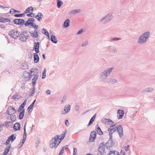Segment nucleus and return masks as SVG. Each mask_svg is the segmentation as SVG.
Here are the masks:
<instances>
[{
  "label": "nucleus",
  "mask_w": 155,
  "mask_h": 155,
  "mask_svg": "<svg viewBox=\"0 0 155 155\" xmlns=\"http://www.w3.org/2000/svg\"><path fill=\"white\" fill-rule=\"evenodd\" d=\"M38 53L36 52L33 54L34 61L35 63H38L39 60V57L37 54Z\"/></svg>",
  "instance_id": "18"
},
{
  "label": "nucleus",
  "mask_w": 155,
  "mask_h": 155,
  "mask_svg": "<svg viewBox=\"0 0 155 155\" xmlns=\"http://www.w3.org/2000/svg\"><path fill=\"white\" fill-rule=\"evenodd\" d=\"M29 32L31 36L35 37V33H34V32H33V31H31V32Z\"/></svg>",
  "instance_id": "62"
},
{
  "label": "nucleus",
  "mask_w": 155,
  "mask_h": 155,
  "mask_svg": "<svg viewBox=\"0 0 155 155\" xmlns=\"http://www.w3.org/2000/svg\"><path fill=\"white\" fill-rule=\"evenodd\" d=\"M59 135H57L54 137L52 138L51 140H52V141H53L54 142H55V143H58V141H59L58 140L59 139Z\"/></svg>",
  "instance_id": "26"
},
{
  "label": "nucleus",
  "mask_w": 155,
  "mask_h": 155,
  "mask_svg": "<svg viewBox=\"0 0 155 155\" xmlns=\"http://www.w3.org/2000/svg\"><path fill=\"white\" fill-rule=\"evenodd\" d=\"M31 26L34 27L36 29H37L38 27V25H36L35 24H34L33 23L31 25Z\"/></svg>",
  "instance_id": "57"
},
{
  "label": "nucleus",
  "mask_w": 155,
  "mask_h": 155,
  "mask_svg": "<svg viewBox=\"0 0 155 155\" xmlns=\"http://www.w3.org/2000/svg\"><path fill=\"white\" fill-rule=\"evenodd\" d=\"M119 152L116 151H111L108 155H119Z\"/></svg>",
  "instance_id": "35"
},
{
  "label": "nucleus",
  "mask_w": 155,
  "mask_h": 155,
  "mask_svg": "<svg viewBox=\"0 0 155 155\" xmlns=\"http://www.w3.org/2000/svg\"><path fill=\"white\" fill-rule=\"evenodd\" d=\"M96 131H97L98 134L100 135H102L103 133L101 130L100 127L98 126V124H97L96 127Z\"/></svg>",
  "instance_id": "23"
},
{
  "label": "nucleus",
  "mask_w": 155,
  "mask_h": 155,
  "mask_svg": "<svg viewBox=\"0 0 155 155\" xmlns=\"http://www.w3.org/2000/svg\"><path fill=\"white\" fill-rule=\"evenodd\" d=\"M71 106L70 104L68 105V106H66L63 110L61 111V114H65L69 112L71 110Z\"/></svg>",
  "instance_id": "10"
},
{
  "label": "nucleus",
  "mask_w": 155,
  "mask_h": 155,
  "mask_svg": "<svg viewBox=\"0 0 155 155\" xmlns=\"http://www.w3.org/2000/svg\"><path fill=\"white\" fill-rule=\"evenodd\" d=\"M32 73H30H30H28V76L27 79L29 80L31 78L32 76Z\"/></svg>",
  "instance_id": "56"
},
{
  "label": "nucleus",
  "mask_w": 155,
  "mask_h": 155,
  "mask_svg": "<svg viewBox=\"0 0 155 155\" xmlns=\"http://www.w3.org/2000/svg\"><path fill=\"white\" fill-rule=\"evenodd\" d=\"M7 111L8 115H11L15 113V110L13 107H10L8 108Z\"/></svg>",
  "instance_id": "12"
},
{
  "label": "nucleus",
  "mask_w": 155,
  "mask_h": 155,
  "mask_svg": "<svg viewBox=\"0 0 155 155\" xmlns=\"http://www.w3.org/2000/svg\"><path fill=\"white\" fill-rule=\"evenodd\" d=\"M114 143L113 141L112 138H110L108 141L106 143L105 146L109 150L111 149V148L114 146Z\"/></svg>",
  "instance_id": "7"
},
{
  "label": "nucleus",
  "mask_w": 155,
  "mask_h": 155,
  "mask_svg": "<svg viewBox=\"0 0 155 155\" xmlns=\"http://www.w3.org/2000/svg\"><path fill=\"white\" fill-rule=\"evenodd\" d=\"M84 31V30H83V29H81L79 30L77 33V35H78L80 34H81L82 32Z\"/></svg>",
  "instance_id": "53"
},
{
  "label": "nucleus",
  "mask_w": 155,
  "mask_h": 155,
  "mask_svg": "<svg viewBox=\"0 0 155 155\" xmlns=\"http://www.w3.org/2000/svg\"><path fill=\"white\" fill-rule=\"evenodd\" d=\"M81 11V9H79L73 10H72L70 11L69 12V14L70 15H72L73 14H74L76 13H78V12H79Z\"/></svg>",
  "instance_id": "30"
},
{
  "label": "nucleus",
  "mask_w": 155,
  "mask_h": 155,
  "mask_svg": "<svg viewBox=\"0 0 155 155\" xmlns=\"http://www.w3.org/2000/svg\"><path fill=\"white\" fill-rule=\"evenodd\" d=\"M113 18L112 13H110L103 16L100 20V22L103 25H105L110 22Z\"/></svg>",
  "instance_id": "4"
},
{
  "label": "nucleus",
  "mask_w": 155,
  "mask_h": 155,
  "mask_svg": "<svg viewBox=\"0 0 155 155\" xmlns=\"http://www.w3.org/2000/svg\"><path fill=\"white\" fill-rule=\"evenodd\" d=\"M11 124V123L10 121L5 122L4 124V126H5L6 127H7L9 126V124Z\"/></svg>",
  "instance_id": "50"
},
{
  "label": "nucleus",
  "mask_w": 155,
  "mask_h": 155,
  "mask_svg": "<svg viewBox=\"0 0 155 155\" xmlns=\"http://www.w3.org/2000/svg\"><path fill=\"white\" fill-rule=\"evenodd\" d=\"M27 101V100L25 99L24 101L22 104L20 106V111L22 110V109H23L25 106L26 104Z\"/></svg>",
  "instance_id": "37"
},
{
  "label": "nucleus",
  "mask_w": 155,
  "mask_h": 155,
  "mask_svg": "<svg viewBox=\"0 0 155 155\" xmlns=\"http://www.w3.org/2000/svg\"><path fill=\"white\" fill-rule=\"evenodd\" d=\"M16 139V137L14 136V134H12L8 138V140H6L5 143L6 144H9V143L10 140L11 142H13Z\"/></svg>",
  "instance_id": "13"
},
{
  "label": "nucleus",
  "mask_w": 155,
  "mask_h": 155,
  "mask_svg": "<svg viewBox=\"0 0 155 155\" xmlns=\"http://www.w3.org/2000/svg\"><path fill=\"white\" fill-rule=\"evenodd\" d=\"M34 11L33 8L32 6H30L25 11V13L27 14L28 13L32 12Z\"/></svg>",
  "instance_id": "27"
},
{
  "label": "nucleus",
  "mask_w": 155,
  "mask_h": 155,
  "mask_svg": "<svg viewBox=\"0 0 155 155\" xmlns=\"http://www.w3.org/2000/svg\"><path fill=\"white\" fill-rule=\"evenodd\" d=\"M35 21V19L33 18H29L25 24V26H27L29 25H31Z\"/></svg>",
  "instance_id": "14"
},
{
  "label": "nucleus",
  "mask_w": 155,
  "mask_h": 155,
  "mask_svg": "<svg viewBox=\"0 0 155 155\" xmlns=\"http://www.w3.org/2000/svg\"><path fill=\"white\" fill-rule=\"evenodd\" d=\"M30 71L31 73H34L33 74H32V75H34L36 74H38V69L35 68H31L30 70Z\"/></svg>",
  "instance_id": "19"
},
{
  "label": "nucleus",
  "mask_w": 155,
  "mask_h": 155,
  "mask_svg": "<svg viewBox=\"0 0 155 155\" xmlns=\"http://www.w3.org/2000/svg\"><path fill=\"white\" fill-rule=\"evenodd\" d=\"M51 40L53 43L54 44L57 43L58 41L56 37L54 35L51 36Z\"/></svg>",
  "instance_id": "28"
},
{
  "label": "nucleus",
  "mask_w": 155,
  "mask_h": 155,
  "mask_svg": "<svg viewBox=\"0 0 155 155\" xmlns=\"http://www.w3.org/2000/svg\"><path fill=\"white\" fill-rule=\"evenodd\" d=\"M88 42L87 41H85L84 42H83L81 45V46L82 47H85L86 46L88 45Z\"/></svg>",
  "instance_id": "45"
},
{
  "label": "nucleus",
  "mask_w": 155,
  "mask_h": 155,
  "mask_svg": "<svg viewBox=\"0 0 155 155\" xmlns=\"http://www.w3.org/2000/svg\"><path fill=\"white\" fill-rule=\"evenodd\" d=\"M46 69L45 68L43 71L42 72V79H44L46 77Z\"/></svg>",
  "instance_id": "48"
},
{
  "label": "nucleus",
  "mask_w": 155,
  "mask_h": 155,
  "mask_svg": "<svg viewBox=\"0 0 155 155\" xmlns=\"http://www.w3.org/2000/svg\"><path fill=\"white\" fill-rule=\"evenodd\" d=\"M60 142L61 141H58V143H55V142H54L53 141H52V140H51L49 142L50 147L51 148H54L55 149L60 144Z\"/></svg>",
  "instance_id": "9"
},
{
  "label": "nucleus",
  "mask_w": 155,
  "mask_h": 155,
  "mask_svg": "<svg viewBox=\"0 0 155 155\" xmlns=\"http://www.w3.org/2000/svg\"><path fill=\"white\" fill-rule=\"evenodd\" d=\"M96 135L97 133L96 131H93L91 132L89 138V141L90 142H93L95 140Z\"/></svg>",
  "instance_id": "8"
},
{
  "label": "nucleus",
  "mask_w": 155,
  "mask_h": 155,
  "mask_svg": "<svg viewBox=\"0 0 155 155\" xmlns=\"http://www.w3.org/2000/svg\"><path fill=\"white\" fill-rule=\"evenodd\" d=\"M34 33H35V38H37L38 36V31H36V29L34 31Z\"/></svg>",
  "instance_id": "61"
},
{
  "label": "nucleus",
  "mask_w": 155,
  "mask_h": 155,
  "mask_svg": "<svg viewBox=\"0 0 155 155\" xmlns=\"http://www.w3.org/2000/svg\"><path fill=\"white\" fill-rule=\"evenodd\" d=\"M121 38H111L110 39V41H116L121 40Z\"/></svg>",
  "instance_id": "47"
},
{
  "label": "nucleus",
  "mask_w": 155,
  "mask_h": 155,
  "mask_svg": "<svg viewBox=\"0 0 155 155\" xmlns=\"http://www.w3.org/2000/svg\"><path fill=\"white\" fill-rule=\"evenodd\" d=\"M79 106L78 105H76L75 107V109L77 111H79Z\"/></svg>",
  "instance_id": "63"
},
{
  "label": "nucleus",
  "mask_w": 155,
  "mask_h": 155,
  "mask_svg": "<svg viewBox=\"0 0 155 155\" xmlns=\"http://www.w3.org/2000/svg\"><path fill=\"white\" fill-rule=\"evenodd\" d=\"M27 15L28 17H31L35 18V14L32 13V12L30 14H27Z\"/></svg>",
  "instance_id": "43"
},
{
  "label": "nucleus",
  "mask_w": 155,
  "mask_h": 155,
  "mask_svg": "<svg viewBox=\"0 0 155 155\" xmlns=\"http://www.w3.org/2000/svg\"><path fill=\"white\" fill-rule=\"evenodd\" d=\"M70 20L69 19L66 20L64 22L63 27L65 28L69 26L70 25Z\"/></svg>",
  "instance_id": "21"
},
{
  "label": "nucleus",
  "mask_w": 155,
  "mask_h": 155,
  "mask_svg": "<svg viewBox=\"0 0 155 155\" xmlns=\"http://www.w3.org/2000/svg\"><path fill=\"white\" fill-rule=\"evenodd\" d=\"M67 100V97L65 96H64L62 98V100L61 101V103H64L65 101H66Z\"/></svg>",
  "instance_id": "52"
},
{
  "label": "nucleus",
  "mask_w": 155,
  "mask_h": 155,
  "mask_svg": "<svg viewBox=\"0 0 155 155\" xmlns=\"http://www.w3.org/2000/svg\"><path fill=\"white\" fill-rule=\"evenodd\" d=\"M117 117L119 119H122L124 114V111L122 110L119 109L117 111Z\"/></svg>",
  "instance_id": "11"
},
{
  "label": "nucleus",
  "mask_w": 155,
  "mask_h": 155,
  "mask_svg": "<svg viewBox=\"0 0 155 155\" xmlns=\"http://www.w3.org/2000/svg\"><path fill=\"white\" fill-rule=\"evenodd\" d=\"M105 144L102 142L99 145L98 147V151L100 153L101 155H102L105 153Z\"/></svg>",
  "instance_id": "6"
},
{
  "label": "nucleus",
  "mask_w": 155,
  "mask_h": 155,
  "mask_svg": "<svg viewBox=\"0 0 155 155\" xmlns=\"http://www.w3.org/2000/svg\"><path fill=\"white\" fill-rule=\"evenodd\" d=\"M9 35L12 38L16 39L18 38L19 34L18 31L15 30H13L9 31Z\"/></svg>",
  "instance_id": "5"
},
{
  "label": "nucleus",
  "mask_w": 155,
  "mask_h": 155,
  "mask_svg": "<svg viewBox=\"0 0 155 155\" xmlns=\"http://www.w3.org/2000/svg\"><path fill=\"white\" fill-rule=\"evenodd\" d=\"M59 135H57L54 137L52 138L51 140H52V141H53L54 142H55V143H58V141H59L58 140L59 139Z\"/></svg>",
  "instance_id": "25"
},
{
  "label": "nucleus",
  "mask_w": 155,
  "mask_h": 155,
  "mask_svg": "<svg viewBox=\"0 0 155 155\" xmlns=\"http://www.w3.org/2000/svg\"><path fill=\"white\" fill-rule=\"evenodd\" d=\"M39 42H37V43L35 42V45L34 47V49L37 53H38L39 52Z\"/></svg>",
  "instance_id": "16"
},
{
  "label": "nucleus",
  "mask_w": 155,
  "mask_h": 155,
  "mask_svg": "<svg viewBox=\"0 0 155 155\" xmlns=\"http://www.w3.org/2000/svg\"><path fill=\"white\" fill-rule=\"evenodd\" d=\"M153 91V88L151 87H149L144 89L143 90V92H152Z\"/></svg>",
  "instance_id": "33"
},
{
  "label": "nucleus",
  "mask_w": 155,
  "mask_h": 155,
  "mask_svg": "<svg viewBox=\"0 0 155 155\" xmlns=\"http://www.w3.org/2000/svg\"><path fill=\"white\" fill-rule=\"evenodd\" d=\"M43 17V15L42 14L41 12H39L38 13L36 16L35 15V18H36L38 21H40L42 19Z\"/></svg>",
  "instance_id": "20"
},
{
  "label": "nucleus",
  "mask_w": 155,
  "mask_h": 155,
  "mask_svg": "<svg viewBox=\"0 0 155 155\" xmlns=\"http://www.w3.org/2000/svg\"><path fill=\"white\" fill-rule=\"evenodd\" d=\"M107 120V123H108V124H108V125H111V122H112V121L109 119H107V120Z\"/></svg>",
  "instance_id": "54"
},
{
  "label": "nucleus",
  "mask_w": 155,
  "mask_h": 155,
  "mask_svg": "<svg viewBox=\"0 0 155 155\" xmlns=\"http://www.w3.org/2000/svg\"><path fill=\"white\" fill-rule=\"evenodd\" d=\"M65 148L66 147L65 146L63 147L61 149L58 155H61L64 152V148Z\"/></svg>",
  "instance_id": "44"
},
{
  "label": "nucleus",
  "mask_w": 155,
  "mask_h": 155,
  "mask_svg": "<svg viewBox=\"0 0 155 155\" xmlns=\"http://www.w3.org/2000/svg\"><path fill=\"white\" fill-rule=\"evenodd\" d=\"M28 38V36L27 35H24L20 34V40L22 41H25Z\"/></svg>",
  "instance_id": "22"
},
{
  "label": "nucleus",
  "mask_w": 155,
  "mask_h": 155,
  "mask_svg": "<svg viewBox=\"0 0 155 155\" xmlns=\"http://www.w3.org/2000/svg\"><path fill=\"white\" fill-rule=\"evenodd\" d=\"M14 9L13 8H11L10 9V12L11 14H13L15 13Z\"/></svg>",
  "instance_id": "64"
},
{
  "label": "nucleus",
  "mask_w": 155,
  "mask_h": 155,
  "mask_svg": "<svg viewBox=\"0 0 155 155\" xmlns=\"http://www.w3.org/2000/svg\"><path fill=\"white\" fill-rule=\"evenodd\" d=\"M7 118L9 120H11V121H14L16 119V117L15 115H10V117H8Z\"/></svg>",
  "instance_id": "36"
},
{
  "label": "nucleus",
  "mask_w": 155,
  "mask_h": 155,
  "mask_svg": "<svg viewBox=\"0 0 155 155\" xmlns=\"http://www.w3.org/2000/svg\"><path fill=\"white\" fill-rule=\"evenodd\" d=\"M25 21L24 20L20 19V25H23L25 24Z\"/></svg>",
  "instance_id": "55"
},
{
  "label": "nucleus",
  "mask_w": 155,
  "mask_h": 155,
  "mask_svg": "<svg viewBox=\"0 0 155 155\" xmlns=\"http://www.w3.org/2000/svg\"><path fill=\"white\" fill-rule=\"evenodd\" d=\"M35 91V87H33L32 89V91L31 93H29V96H32L33 95Z\"/></svg>",
  "instance_id": "39"
},
{
  "label": "nucleus",
  "mask_w": 155,
  "mask_h": 155,
  "mask_svg": "<svg viewBox=\"0 0 155 155\" xmlns=\"http://www.w3.org/2000/svg\"><path fill=\"white\" fill-rule=\"evenodd\" d=\"M63 4V2L60 0H58L57 1V6L58 8H60Z\"/></svg>",
  "instance_id": "38"
},
{
  "label": "nucleus",
  "mask_w": 155,
  "mask_h": 155,
  "mask_svg": "<svg viewBox=\"0 0 155 155\" xmlns=\"http://www.w3.org/2000/svg\"><path fill=\"white\" fill-rule=\"evenodd\" d=\"M28 72L26 71H25L23 72V76L24 78L27 79L28 76Z\"/></svg>",
  "instance_id": "40"
},
{
  "label": "nucleus",
  "mask_w": 155,
  "mask_h": 155,
  "mask_svg": "<svg viewBox=\"0 0 155 155\" xmlns=\"http://www.w3.org/2000/svg\"><path fill=\"white\" fill-rule=\"evenodd\" d=\"M117 130L120 137L122 138L123 137V129L121 125H119L118 127H115L114 128H109L108 129V131L109 132V136L110 138H112V134L115 132Z\"/></svg>",
  "instance_id": "1"
},
{
  "label": "nucleus",
  "mask_w": 155,
  "mask_h": 155,
  "mask_svg": "<svg viewBox=\"0 0 155 155\" xmlns=\"http://www.w3.org/2000/svg\"><path fill=\"white\" fill-rule=\"evenodd\" d=\"M117 80L116 79L114 78H110L108 79V83L111 84H115L117 82Z\"/></svg>",
  "instance_id": "24"
},
{
  "label": "nucleus",
  "mask_w": 155,
  "mask_h": 155,
  "mask_svg": "<svg viewBox=\"0 0 155 155\" xmlns=\"http://www.w3.org/2000/svg\"><path fill=\"white\" fill-rule=\"evenodd\" d=\"M114 69V68L111 67L109 68L106 69L102 71L100 74V78L103 81L106 80L108 76L112 72Z\"/></svg>",
  "instance_id": "3"
},
{
  "label": "nucleus",
  "mask_w": 155,
  "mask_h": 155,
  "mask_svg": "<svg viewBox=\"0 0 155 155\" xmlns=\"http://www.w3.org/2000/svg\"><path fill=\"white\" fill-rule=\"evenodd\" d=\"M13 128L14 130L16 131L19 130V123H16L14 125Z\"/></svg>",
  "instance_id": "34"
},
{
  "label": "nucleus",
  "mask_w": 155,
  "mask_h": 155,
  "mask_svg": "<svg viewBox=\"0 0 155 155\" xmlns=\"http://www.w3.org/2000/svg\"><path fill=\"white\" fill-rule=\"evenodd\" d=\"M150 35V32L147 31L139 37L137 42L139 44H143L146 43Z\"/></svg>",
  "instance_id": "2"
},
{
  "label": "nucleus",
  "mask_w": 155,
  "mask_h": 155,
  "mask_svg": "<svg viewBox=\"0 0 155 155\" xmlns=\"http://www.w3.org/2000/svg\"><path fill=\"white\" fill-rule=\"evenodd\" d=\"M14 22L15 24L19 25V19H14Z\"/></svg>",
  "instance_id": "49"
},
{
  "label": "nucleus",
  "mask_w": 155,
  "mask_h": 155,
  "mask_svg": "<svg viewBox=\"0 0 155 155\" xmlns=\"http://www.w3.org/2000/svg\"><path fill=\"white\" fill-rule=\"evenodd\" d=\"M34 107V106L32 104H31V105L29 106L28 107V110H30L31 109L33 110Z\"/></svg>",
  "instance_id": "59"
},
{
  "label": "nucleus",
  "mask_w": 155,
  "mask_h": 155,
  "mask_svg": "<svg viewBox=\"0 0 155 155\" xmlns=\"http://www.w3.org/2000/svg\"><path fill=\"white\" fill-rule=\"evenodd\" d=\"M13 99L15 101L18 100L19 98V96L18 95H15L13 97Z\"/></svg>",
  "instance_id": "46"
},
{
  "label": "nucleus",
  "mask_w": 155,
  "mask_h": 155,
  "mask_svg": "<svg viewBox=\"0 0 155 155\" xmlns=\"http://www.w3.org/2000/svg\"><path fill=\"white\" fill-rule=\"evenodd\" d=\"M77 151V150L76 148H74V151H73V155H76V153Z\"/></svg>",
  "instance_id": "60"
},
{
  "label": "nucleus",
  "mask_w": 155,
  "mask_h": 155,
  "mask_svg": "<svg viewBox=\"0 0 155 155\" xmlns=\"http://www.w3.org/2000/svg\"><path fill=\"white\" fill-rule=\"evenodd\" d=\"M27 124V122H26L24 126V133L23 136V139L22 140V143L23 144L25 141L26 138V126Z\"/></svg>",
  "instance_id": "15"
},
{
  "label": "nucleus",
  "mask_w": 155,
  "mask_h": 155,
  "mask_svg": "<svg viewBox=\"0 0 155 155\" xmlns=\"http://www.w3.org/2000/svg\"><path fill=\"white\" fill-rule=\"evenodd\" d=\"M11 145L9 144V145H8L5 148L4 152L3 153V155H5L8 154V151L10 148Z\"/></svg>",
  "instance_id": "32"
},
{
  "label": "nucleus",
  "mask_w": 155,
  "mask_h": 155,
  "mask_svg": "<svg viewBox=\"0 0 155 155\" xmlns=\"http://www.w3.org/2000/svg\"><path fill=\"white\" fill-rule=\"evenodd\" d=\"M3 22H10L11 20L10 19L8 18H3Z\"/></svg>",
  "instance_id": "51"
},
{
  "label": "nucleus",
  "mask_w": 155,
  "mask_h": 155,
  "mask_svg": "<svg viewBox=\"0 0 155 155\" xmlns=\"http://www.w3.org/2000/svg\"><path fill=\"white\" fill-rule=\"evenodd\" d=\"M39 75H35L32 80V86L33 87H35L36 84V82L38 79Z\"/></svg>",
  "instance_id": "17"
},
{
  "label": "nucleus",
  "mask_w": 155,
  "mask_h": 155,
  "mask_svg": "<svg viewBox=\"0 0 155 155\" xmlns=\"http://www.w3.org/2000/svg\"><path fill=\"white\" fill-rule=\"evenodd\" d=\"M42 32L46 35H48L49 34L48 31L45 28H43L42 29Z\"/></svg>",
  "instance_id": "41"
},
{
  "label": "nucleus",
  "mask_w": 155,
  "mask_h": 155,
  "mask_svg": "<svg viewBox=\"0 0 155 155\" xmlns=\"http://www.w3.org/2000/svg\"><path fill=\"white\" fill-rule=\"evenodd\" d=\"M28 64L26 63H24L22 64L21 68L23 70L27 69L28 68Z\"/></svg>",
  "instance_id": "31"
},
{
  "label": "nucleus",
  "mask_w": 155,
  "mask_h": 155,
  "mask_svg": "<svg viewBox=\"0 0 155 155\" xmlns=\"http://www.w3.org/2000/svg\"><path fill=\"white\" fill-rule=\"evenodd\" d=\"M25 112V109H22L21 111H20V114L21 113V115H24V113Z\"/></svg>",
  "instance_id": "58"
},
{
  "label": "nucleus",
  "mask_w": 155,
  "mask_h": 155,
  "mask_svg": "<svg viewBox=\"0 0 155 155\" xmlns=\"http://www.w3.org/2000/svg\"><path fill=\"white\" fill-rule=\"evenodd\" d=\"M65 132H64L63 133V134H62L61 135V138L60 139V141H61V140H63L64 137H65Z\"/></svg>",
  "instance_id": "42"
},
{
  "label": "nucleus",
  "mask_w": 155,
  "mask_h": 155,
  "mask_svg": "<svg viewBox=\"0 0 155 155\" xmlns=\"http://www.w3.org/2000/svg\"><path fill=\"white\" fill-rule=\"evenodd\" d=\"M96 116V114H95L91 118L90 121L87 125L88 126L91 125L94 121Z\"/></svg>",
  "instance_id": "29"
}]
</instances>
